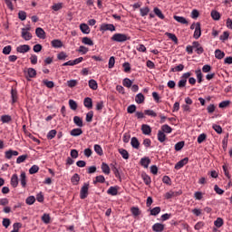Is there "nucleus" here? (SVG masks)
Wrapping results in <instances>:
<instances>
[{
    "instance_id": "1",
    "label": "nucleus",
    "mask_w": 232,
    "mask_h": 232,
    "mask_svg": "<svg viewBox=\"0 0 232 232\" xmlns=\"http://www.w3.org/2000/svg\"><path fill=\"white\" fill-rule=\"evenodd\" d=\"M111 39L114 43H126V41H130L131 38L126 34L116 33Z\"/></svg>"
},
{
    "instance_id": "2",
    "label": "nucleus",
    "mask_w": 232,
    "mask_h": 232,
    "mask_svg": "<svg viewBox=\"0 0 232 232\" xmlns=\"http://www.w3.org/2000/svg\"><path fill=\"white\" fill-rule=\"evenodd\" d=\"M191 75H193L191 72H184L181 77L180 80L178 82V87L179 88H186V84H188V79H189V77H191Z\"/></svg>"
},
{
    "instance_id": "3",
    "label": "nucleus",
    "mask_w": 232,
    "mask_h": 232,
    "mask_svg": "<svg viewBox=\"0 0 232 232\" xmlns=\"http://www.w3.org/2000/svg\"><path fill=\"white\" fill-rule=\"evenodd\" d=\"M90 189V183H84L80 190V198L84 200V198H88V190Z\"/></svg>"
},
{
    "instance_id": "4",
    "label": "nucleus",
    "mask_w": 232,
    "mask_h": 232,
    "mask_svg": "<svg viewBox=\"0 0 232 232\" xmlns=\"http://www.w3.org/2000/svg\"><path fill=\"white\" fill-rule=\"evenodd\" d=\"M25 77L27 81H30V79H34V77H37V71L34 68H27L26 71H24Z\"/></svg>"
},
{
    "instance_id": "5",
    "label": "nucleus",
    "mask_w": 232,
    "mask_h": 232,
    "mask_svg": "<svg viewBox=\"0 0 232 232\" xmlns=\"http://www.w3.org/2000/svg\"><path fill=\"white\" fill-rule=\"evenodd\" d=\"M30 27L22 28L21 37L24 39V41H30L32 39V33H30Z\"/></svg>"
},
{
    "instance_id": "6",
    "label": "nucleus",
    "mask_w": 232,
    "mask_h": 232,
    "mask_svg": "<svg viewBox=\"0 0 232 232\" xmlns=\"http://www.w3.org/2000/svg\"><path fill=\"white\" fill-rule=\"evenodd\" d=\"M101 32H115L113 24H102L100 27Z\"/></svg>"
},
{
    "instance_id": "7",
    "label": "nucleus",
    "mask_w": 232,
    "mask_h": 232,
    "mask_svg": "<svg viewBox=\"0 0 232 232\" xmlns=\"http://www.w3.org/2000/svg\"><path fill=\"white\" fill-rule=\"evenodd\" d=\"M192 47L195 50L196 53H198V55H202V53H204V47H202L200 43L193 42Z\"/></svg>"
},
{
    "instance_id": "8",
    "label": "nucleus",
    "mask_w": 232,
    "mask_h": 232,
    "mask_svg": "<svg viewBox=\"0 0 232 232\" xmlns=\"http://www.w3.org/2000/svg\"><path fill=\"white\" fill-rule=\"evenodd\" d=\"M137 117H144L148 115L149 117H157V113L151 110H146L144 112L138 111L136 112Z\"/></svg>"
},
{
    "instance_id": "9",
    "label": "nucleus",
    "mask_w": 232,
    "mask_h": 232,
    "mask_svg": "<svg viewBox=\"0 0 232 232\" xmlns=\"http://www.w3.org/2000/svg\"><path fill=\"white\" fill-rule=\"evenodd\" d=\"M166 228V225L161 224V223H155L152 226V231L154 232H162Z\"/></svg>"
},
{
    "instance_id": "10",
    "label": "nucleus",
    "mask_w": 232,
    "mask_h": 232,
    "mask_svg": "<svg viewBox=\"0 0 232 232\" xmlns=\"http://www.w3.org/2000/svg\"><path fill=\"white\" fill-rule=\"evenodd\" d=\"M200 35H202V30L200 27V23H197L196 29L194 31V39H200Z\"/></svg>"
},
{
    "instance_id": "11",
    "label": "nucleus",
    "mask_w": 232,
    "mask_h": 232,
    "mask_svg": "<svg viewBox=\"0 0 232 232\" xmlns=\"http://www.w3.org/2000/svg\"><path fill=\"white\" fill-rule=\"evenodd\" d=\"M35 34L39 39H46V33L44 28L38 27L35 29Z\"/></svg>"
},
{
    "instance_id": "12",
    "label": "nucleus",
    "mask_w": 232,
    "mask_h": 232,
    "mask_svg": "<svg viewBox=\"0 0 232 232\" xmlns=\"http://www.w3.org/2000/svg\"><path fill=\"white\" fill-rule=\"evenodd\" d=\"M189 162L188 158H184L183 160H179L176 165H175V169H181V168H184L186 164Z\"/></svg>"
},
{
    "instance_id": "13",
    "label": "nucleus",
    "mask_w": 232,
    "mask_h": 232,
    "mask_svg": "<svg viewBox=\"0 0 232 232\" xmlns=\"http://www.w3.org/2000/svg\"><path fill=\"white\" fill-rule=\"evenodd\" d=\"M16 52H18L19 53H26L30 52V45L28 44L20 45L16 48Z\"/></svg>"
},
{
    "instance_id": "14",
    "label": "nucleus",
    "mask_w": 232,
    "mask_h": 232,
    "mask_svg": "<svg viewBox=\"0 0 232 232\" xmlns=\"http://www.w3.org/2000/svg\"><path fill=\"white\" fill-rule=\"evenodd\" d=\"M83 104L85 108H88V110H92L93 108V101L90 97L83 100Z\"/></svg>"
},
{
    "instance_id": "15",
    "label": "nucleus",
    "mask_w": 232,
    "mask_h": 232,
    "mask_svg": "<svg viewBox=\"0 0 232 232\" xmlns=\"http://www.w3.org/2000/svg\"><path fill=\"white\" fill-rule=\"evenodd\" d=\"M17 155H19V152L17 150H9L5 151V159H8V160H10V159H12L13 157H17Z\"/></svg>"
},
{
    "instance_id": "16",
    "label": "nucleus",
    "mask_w": 232,
    "mask_h": 232,
    "mask_svg": "<svg viewBox=\"0 0 232 232\" xmlns=\"http://www.w3.org/2000/svg\"><path fill=\"white\" fill-rule=\"evenodd\" d=\"M108 195L115 197L119 194V187H110L107 190Z\"/></svg>"
},
{
    "instance_id": "17",
    "label": "nucleus",
    "mask_w": 232,
    "mask_h": 232,
    "mask_svg": "<svg viewBox=\"0 0 232 232\" xmlns=\"http://www.w3.org/2000/svg\"><path fill=\"white\" fill-rule=\"evenodd\" d=\"M11 186L14 188H17L19 186V177L17 174H14L11 178Z\"/></svg>"
},
{
    "instance_id": "18",
    "label": "nucleus",
    "mask_w": 232,
    "mask_h": 232,
    "mask_svg": "<svg viewBox=\"0 0 232 232\" xmlns=\"http://www.w3.org/2000/svg\"><path fill=\"white\" fill-rule=\"evenodd\" d=\"M130 146L135 150H139V148H140V142H139V140L136 137H132L130 140Z\"/></svg>"
},
{
    "instance_id": "19",
    "label": "nucleus",
    "mask_w": 232,
    "mask_h": 232,
    "mask_svg": "<svg viewBox=\"0 0 232 232\" xmlns=\"http://www.w3.org/2000/svg\"><path fill=\"white\" fill-rule=\"evenodd\" d=\"M179 195H182V191H169L165 194V197L167 199L173 198V197H179Z\"/></svg>"
},
{
    "instance_id": "20",
    "label": "nucleus",
    "mask_w": 232,
    "mask_h": 232,
    "mask_svg": "<svg viewBox=\"0 0 232 232\" xmlns=\"http://www.w3.org/2000/svg\"><path fill=\"white\" fill-rule=\"evenodd\" d=\"M141 131L143 135H151V127H150V125L143 124L141 126Z\"/></svg>"
},
{
    "instance_id": "21",
    "label": "nucleus",
    "mask_w": 232,
    "mask_h": 232,
    "mask_svg": "<svg viewBox=\"0 0 232 232\" xmlns=\"http://www.w3.org/2000/svg\"><path fill=\"white\" fill-rule=\"evenodd\" d=\"M140 164L143 168L148 169V167L150 166V164H151V160H150V158L145 157V158H141L140 160Z\"/></svg>"
},
{
    "instance_id": "22",
    "label": "nucleus",
    "mask_w": 232,
    "mask_h": 232,
    "mask_svg": "<svg viewBox=\"0 0 232 232\" xmlns=\"http://www.w3.org/2000/svg\"><path fill=\"white\" fill-rule=\"evenodd\" d=\"M118 151L120 155H121L122 159H124L125 160H128V159H130V153L128 152V150H126V149H119Z\"/></svg>"
},
{
    "instance_id": "23",
    "label": "nucleus",
    "mask_w": 232,
    "mask_h": 232,
    "mask_svg": "<svg viewBox=\"0 0 232 232\" xmlns=\"http://www.w3.org/2000/svg\"><path fill=\"white\" fill-rule=\"evenodd\" d=\"M141 179H142L144 184H146V186H150V184H151V178L148 174L142 173Z\"/></svg>"
},
{
    "instance_id": "24",
    "label": "nucleus",
    "mask_w": 232,
    "mask_h": 232,
    "mask_svg": "<svg viewBox=\"0 0 232 232\" xmlns=\"http://www.w3.org/2000/svg\"><path fill=\"white\" fill-rule=\"evenodd\" d=\"M53 48H63V42L59 39H54L51 42Z\"/></svg>"
},
{
    "instance_id": "25",
    "label": "nucleus",
    "mask_w": 232,
    "mask_h": 232,
    "mask_svg": "<svg viewBox=\"0 0 232 232\" xmlns=\"http://www.w3.org/2000/svg\"><path fill=\"white\" fill-rule=\"evenodd\" d=\"M80 30L82 34H88L91 32L90 26H88V24H81Z\"/></svg>"
},
{
    "instance_id": "26",
    "label": "nucleus",
    "mask_w": 232,
    "mask_h": 232,
    "mask_svg": "<svg viewBox=\"0 0 232 232\" xmlns=\"http://www.w3.org/2000/svg\"><path fill=\"white\" fill-rule=\"evenodd\" d=\"M135 101H136L137 104H142V102H144V101H146V97H144V94H142V93H138L135 97Z\"/></svg>"
},
{
    "instance_id": "27",
    "label": "nucleus",
    "mask_w": 232,
    "mask_h": 232,
    "mask_svg": "<svg viewBox=\"0 0 232 232\" xmlns=\"http://www.w3.org/2000/svg\"><path fill=\"white\" fill-rule=\"evenodd\" d=\"M175 21L180 23V24H188V20L184 16L174 15Z\"/></svg>"
},
{
    "instance_id": "28",
    "label": "nucleus",
    "mask_w": 232,
    "mask_h": 232,
    "mask_svg": "<svg viewBox=\"0 0 232 232\" xmlns=\"http://www.w3.org/2000/svg\"><path fill=\"white\" fill-rule=\"evenodd\" d=\"M94 151L100 157H102V155H104V151L102 150V147H101V145H99V144L94 145Z\"/></svg>"
},
{
    "instance_id": "29",
    "label": "nucleus",
    "mask_w": 232,
    "mask_h": 232,
    "mask_svg": "<svg viewBox=\"0 0 232 232\" xmlns=\"http://www.w3.org/2000/svg\"><path fill=\"white\" fill-rule=\"evenodd\" d=\"M102 170L105 175H110L111 173L110 166L105 162L102 163Z\"/></svg>"
},
{
    "instance_id": "30",
    "label": "nucleus",
    "mask_w": 232,
    "mask_h": 232,
    "mask_svg": "<svg viewBox=\"0 0 232 232\" xmlns=\"http://www.w3.org/2000/svg\"><path fill=\"white\" fill-rule=\"evenodd\" d=\"M104 182H106V179L102 175L97 176L93 180V184H97V183L104 184Z\"/></svg>"
},
{
    "instance_id": "31",
    "label": "nucleus",
    "mask_w": 232,
    "mask_h": 232,
    "mask_svg": "<svg viewBox=\"0 0 232 232\" xmlns=\"http://www.w3.org/2000/svg\"><path fill=\"white\" fill-rule=\"evenodd\" d=\"M20 182L22 188H26V173L22 172L20 175Z\"/></svg>"
},
{
    "instance_id": "32",
    "label": "nucleus",
    "mask_w": 232,
    "mask_h": 232,
    "mask_svg": "<svg viewBox=\"0 0 232 232\" xmlns=\"http://www.w3.org/2000/svg\"><path fill=\"white\" fill-rule=\"evenodd\" d=\"M160 131H162L163 133H171L173 129H171L169 125L164 124L161 126V130Z\"/></svg>"
},
{
    "instance_id": "33",
    "label": "nucleus",
    "mask_w": 232,
    "mask_h": 232,
    "mask_svg": "<svg viewBox=\"0 0 232 232\" xmlns=\"http://www.w3.org/2000/svg\"><path fill=\"white\" fill-rule=\"evenodd\" d=\"M72 137H79V135H82V129H72L71 130Z\"/></svg>"
},
{
    "instance_id": "34",
    "label": "nucleus",
    "mask_w": 232,
    "mask_h": 232,
    "mask_svg": "<svg viewBox=\"0 0 232 232\" xmlns=\"http://www.w3.org/2000/svg\"><path fill=\"white\" fill-rule=\"evenodd\" d=\"M79 180H81V177L77 173H75L71 179V182L73 186H77V184H79Z\"/></svg>"
},
{
    "instance_id": "35",
    "label": "nucleus",
    "mask_w": 232,
    "mask_h": 232,
    "mask_svg": "<svg viewBox=\"0 0 232 232\" xmlns=\"http://www.w3.org/2000/svg\"><path fill=\"white\" fill-rule=\"evenodd\" d=\"M89 88H91V90H97V88H99V84L97 83V81L93 79L90 80Z\"/></svg>"
},
{
    "instance_id": "36",
    "label": "nucleus",
    "mask_w": 232,
    "mask_h": 232,
    "mask_svg": "<svg viewBox=\"0 0 232 232\" xmlns=\"http://www.w3.org/2000/svg\"><path fill=\"white\" fill-rule=\"evenodd\" d=\"M165 35L169 37V39H171L175 44H179V38H177V35L171 34V33H166Z\"/></svg>"
},
{
    "instance_id": "37",
    "label": "nucleus",
    "mask_w": 232,
    "mask_h": 232,
    "mask_svg": "<svg viewBox=\"0 0 232 232\" xmlns=\"http://www.w3.org/2000/svg\"><path fill=\"white\" fill-rule=\"evenodd\" d=\"M133 84V82L130 80V78H125L122 81V85L125 86V88H131Z\"/></svg>"
},
{
    "instance_id": "38",
    "label": "nucleus",
    "mask_w": 232,
    "mask_h": 232,
    "mask_svg": "<svg viewBox=\"0 0 232 232\" xmlns=\"http://www.w3.org/2000/svg\"><path fill=\"white\" fill-rule=\"evenodd\" d=\"M215 57L216 59H224V57H226V53L218 49L215 51Z\"/></svg>"
},
{
    "instance_id": "39",
    "label": "nucleus",
    "mask_w": 232,
    "mask_h": 232,
    "mask_svg": "<svg viewBox=\"0 0 232 232\" xmlns=\"http://www.w3.org/2000/svg\"><path fill=\"white\" fill-rule=\"evenodd\" d=\"M141 17H146L150 14V7L145 6L140 9Z\"/></svg>"
},
{
    "instance_id": "40",
    "label": "nucleus",
    "mask_w": 232,
    "mask_h": 232,
    "mask_svg": "<svg viewBox=\"0 0 232 232\" xmlns=\"http://www.w3.org/2000/svg\"><path fill=\"white\" fill-rule=\"evenodd\" d=\"M227 139H229V133H227V135L224 137L222 140V148L224 151H227Z\"/></svg>"
},
{
    "instance_id": "41",
    "label": "nucleus",
    "mask_w": 232,
    "mask_h": 232,
    "mask_svg": "<svg viewBox=\"0 0 232 232\" xmlns=\"http://www.w3.org/2000/svg\"><path fill=\"white\" fill-rule=\"evenodd\" d=\"M11 97L13 104L17 102V90L12 89L11 90Z\"/></svg>"
},
{
    "instance_id": "42",
    "label": "nucleus",
    "mask_w": 232,
    "mask_h": 232,
    "mask_svg": "<svg viewBox=\"0 0 232 232\" xmlns=\"http://www.w3.org/2000/svg\"><path fill=\"white\" fill-rule=\"evenodd\" d=\"M52 220V218L50 217V214H44L42 216V221L44 222V224H50Z\"/></svg>"
},
{
    "instance_id": "43",
    "label": "nucleus",
    "mask_w": 232,
    "mask_h": 232,
    "mask_svg": "<svg viewBox=\"0 0 232 232\" xmlns=\"http://www.w3.org/2000/svg\"><path fill=\"white\" fill-rule=\"evenodd\" d=\"M195 73H196V76H197V79H198V82L200 84L202 82V81H204L202 79V77H203L202 71L200 69L196 70Z\"/></svg>"
},
{
    "instance_id": "44",
    "label": "nucleus",
    "mask_w": 232,
    "mask_h": 232,
    "mask_svg": "<svg viewBox=\"0 0 232 232\" xmlns=\"http://www.w3.org/2000/svg\"><path fill=\"white\" fill-rule=\"evenodd\" d=\"M73 122L76 124V126H79V128H82V118L81 117H74L73 118Z\"/></svg>"
},
{
    "instance_id": "45",
    "label": "nucleus",
    "mask_w": 232,
    "mask_h": 232,
    "mask_svg": "<svg viewBox=\"0 0 232 232\" xmlns=\"http://www.w3.org/2000/svg\"><path fill=\"white\" fill-rule=\"evenodd\" d=\"M25 204H27V206H33V204H35V197H34V196H29V197L25 199Z\"/></svg>"
},
{
    "instance_id": "46",
    "label": "nucleus",
    "mask_w": 232,
    "mask_h": 232,
    "mask_svg": "<svg viewBox=\"0 0 232 232\" xmlns=\"http://www.w3.org/2000/svg\"><path fill=\"white\" fill-rule=\"evenodd\" d=\"M160 211H161L160 207L153 208L152 209H150V215L152 217H157V215H159V213H160Z\"/></svg>"
},
{
    "instance_id": "47",
    "label": "nucleus",
    "mask_w": 232,
    "mask_h": 232,
    "mask_svg": "<svg viewBox=\"0 0 232 232\" xmlns=\"http://www.w3.org/2000/svg\"><path fill=\"white\" fill-rule=\"evenodd\" d=\"M82 43L83 44H87L88 46H93V41L86 36L82 39Z\"/></svg>"
},
{
    "instance_id": "48",
    "label": "nucleus",
    "mask_w": 232,
    "mask_h": 232,
    "mask_svg": "<svg viewBox=\"0 0 232 232\" xmlns=\"http://www.w3.org/2000/svg\"><path fill=\"white\" fill-rule=\"evenodd\" d=\"M214 226H216V227H222V226H224V219L218 218L216 221H214Z\"/></svg>"
},
{
    "instance_id": "49",
    "label": "nucleus",
    "mask_w": 232,
    "mask_h": 232,
    "mask_svg": "<svg viewBox=\"0 0 232 232\" xmlns=\"http://www.w3.org/2000/svg\"><path fill=\"white\" fill-rule=\"evenodd\" d=\"M158 140L160 142H164L166 140V134L163 133L161 130L158 131Z\"/></svg>"
},
{
    "instance_id": "50",
    "label": "nucleus",
    "mask_w": 232,
    "mask_h": 232,
    "mask_svg": "<svg viewBox=\"0 0 232 232\" xmlns=\"http://www.w3.org/2000/svg\"><path fill=\"white\" fill-rule=\"evenodd\" d=\"M211 17H212V19H214V21H219L220 20V13L213 10L211 12Z\"/></svg>"
},
{
    "instance_id": "51",
    "label": "nucleus",
    "mask_w": 232,
    "mask_h": 232,
    "mask_svg": "<svg viewBox=\"0 0 232 232\" xmlns=\"http://www.w3.org/2000/svg\"><path fill=\"white\" fill-rule=\"evenodd\" d=\"M212 129L216 131V133H218V135H220L222 133V127L220 125H217V123H213L212 124Z\"/></svg>"
},
{
    "instance_id": "52",
    "label": "nucleus",
    "mask_w": 232,
    "mask_h": 232,
    "mask_svg": "<svg viewBox=\"0 0 232 232\" xmlns=\"http://www.w3.org/2000/svg\"><path fill=\"white\" fill-rule=\"evenodd\" d=\"M183 70H184V64H182V63L179 64L176 67L170 68V72H182Z\"/></svg>"
},
{
    "instance_id": "53",
    "label": "nucleus",
    "mask_w": 232,
    "mask_h": 232,
    "mask_svg": "<svg viewBox=\"0 0 232 232\" xmlns=\"http://www.w3.org/2000/svg\"><path fill=\"white\" fill-rule=\"evenodd\" d=\"M55 135H57V130H52L47 133V139L52 140V139H55Z\"/></svg>"
},
{
    "instance_id": "54",
    "label": "nucleus",
    "mask_w": 232,
    "mask_h": 232,
    "mask_svg": "<svg viewBox=\"0 0 232 232\" xmlns=\"http://www.w3.org/2000/svg\"><path fill=\"white\" fill-rule=\"evenodd\" d=\"M38 171H39V166L37 165H33L29 169L30 175H35V173H37Z\"/></svg>"
},
{
    "instance_id": "55",
    "label": "nucleus",
    "mask_w": 232,
    "mask_h": 232,
    "mask_svg": "<svg viewBox=\"0 0 232 232\" xmlns=\"http://www.w3.org/2000/svg\"><path fill=\"white\" fill-rule=\"evenodd\" d=\"M67 57H68V54H66V53L64 52H61L57 54V59L59 61H65Z\"/></svg>"
},
{
    "instance_id": "56",
    "label": "nucleus",
    "mask_w": 232,
    "mask_h": 232,
    "mask_svg": "<svg viewBox=\"0 0 232 232\" xmlns=\"http://www.w3.org/2000/svg\"><path fill=\"white\" fill-rule=\"evenodd\" d=\"M130 211L134 217H139V215H140V209H139L137 207H132Z\"/></svg>"
},
{
    "instance_id": "57",
    "label": "nucleus",
    "mask_w": 232,
    "mask_h": 232,
    "mask_svg": "<svg viewBox=\"0 0 232 232\" xmlns=\"http://www.w3.org/2000/svg\"><path fill=\"white\" fill-rule=\"evenodd\" d=\"M154 14L160 18V19H164V14H162V11L159 9L158 7L154 8Z\"/></svg>"
},
{
    "instance_id": "58",
    "label": "nucleus",
    "mask_w": 232,
    "mask_h": 232,
    "mask_svg": "<svg viewBox=\"0 0 232 232\" xmlns=\"http://www.w3.org/2000/svg\"><path fill=\"white\" fill-rule=\"evenodd\" d=\"M43 83L44 84V86H46L47 88H53L55 86V83H53V81H48V80H44Z\"/></svg>"
},
{
    "instance_id": "59",
    "label": "nucleus",
    "mask_w": 232,
    "mask_h": 232,
    "mask_svg": "<svg viewBox=\"0 0 232 232\" xmlns=\"http://www.w3.org/2000/svg\"><path fill=\"white\" fill-rule=\"evenodd\" d=\"M51 8L54 12H59V10H61L63 8V4L62 3L54 4V5H52Z\"/></svg>"
},
{
    "instance_id": "60",
    "label": "nucleus",
    "mask_w": 232,
    "mask_h": 232,
    "mask_svg": "<svg viewBox=\"0 0 232 232\" xmlns=\"http://www.w3.org/2000/svg\"><path fill=\"white\" fill-rule=\"evenodd\" d=\"M11 52H12V45H6L3 49L4 55H10Z\"/></svg>"
},
{
    "instance_id": "61",
    "label": "nucleus",
    "mask_w": 232,
    "mask_h": 232,
    "mask_svg": "<svg viewBox=\"0 0 232 232\" xmlns=\"http://www.w3.org/2000/svg\"><path fill=\"white\" fill-rule=\"evenodd\" d=\"M206 139H208V135H206V133H202L198 137V144H202V142H204V140H206Z\"/></svg>"
},
{
    "instance_id": "62",
    "label": "nucleus",
    "mask_w": 232,
    "mask_h": 232,
    "mask_svg": "<svg viewBox=\"0 0 232 232\" xmlns=\"http://www.w3.org/2000/svg\"><path fill=\"white\" fill-rule=\"evenodd\" d=\"M26 159H28V155H22V156H19V157L16 159V164H22V162H24V160H26Z\"/></svg>"
},
{
    "instance_id": "63",
    "label": "nucleus",
    "mask_w": 232,
    "mask_h": 232,
    "mask_svg": "<svg viewBox=\"0 0 232 232\" xmlns=\"http://www.w3.org/2000/svg\"><path fill=\"white\" fill-rule=\"evenodd\" d=\"M184 141H179L178 143L175 144V150L176 151H180V150H182V148H184Z\"/></svg>"
},
{
    "instance_id": "64",
    "label": "nucleus",
    "mask_w": 232,
    "mask_h": 232,
    "mask_svg": "<svg viewBox=\"0 0 232 232\" xmlns=\"http://www.w3.org/2000/svg\"><path fill=\"white\" fill-rule=\"evenodd\" d=\"M18 18L20 19V21H26V12L19 11Z\"/></svg>"
}]
</instances>
